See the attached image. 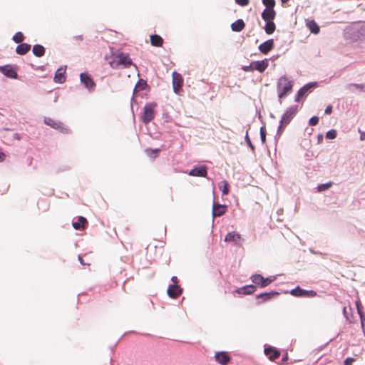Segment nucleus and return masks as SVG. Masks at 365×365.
<instances>
[{
    "label": "nucleus",
    "mask_w": 365,
    "mask_h": 365,
    "mask_svg": "<svg viewBox=\"0 0 365 365\" xmlns=\"http://www.w3.org/2000/svg\"><path fill=\"white\" fill-rule=\"evenodd\" d=\"M290 294L294 297H314L317 296V292L314 290H304L299 287L292 289Z\"/></svg>",
    "instance_id": "obj_6"
},
{
    "label": "nucleus",
    "mask_w": 365,
    "mask_h": 365,
    "mask_svg": "<svg viewBox=\"0 0 365 365\" xmlns=\"http://www.w3.org/2000/svg\"><path fill=\"white\" fill-rule=\"evenodd\" d=\"M360 320H361V329H362L363 333L365 336V316H361V317L360 318Z\"/></svg>",
    "instance_id": "obj_44"
},
{
    "label": "nucleus",
    "mask_w": 365,
    "mask_h": 365,
    "mask_svg": "<svg viewBox=\"0 0 365 365\" xmlns=\"http://www.w3.org/2000/svg\"><path fill=\"white\" fill-rule=\"evenodd\" d=\"M235 2L241 6H245L250 4V0H235Z\"/></svg>",
    "instance_id": "obj_41"
},
{
    "label": "nucleus",
    "mask_w": 365,
    "mask_h": 365,
    "mask_svg": "<svg viewBox=\"0 0 365 365\" xmlns=\"http://www.w3.org/2000/svg\"><path fill=\"white\" fill-rule=\"evenodd\" d=\"M243 240L240 234L237 232L232 231L228 232L225 237V241L229 243H232L234 245H241V242Z\"/></svg>",
    "instance_id": "obj_8"
},
{
    "label": "nucleus",
    "mask_w": 365,
    "mask_h": 365,
    "mask_svg": "<svg viewBox=\"0 0 365 365\" xmlns=\"http://www.w3.org/2000/svg\"><path fill=\"white\" fill-rule=\"evenodd\" d=\"M331 185H332L331 182L324 183V184H320L318 185L317 190L319 192H323V191H325V190L329 189L331 187Z\"/></svg>",
    "instance_id": "obj_35"
},
{
    "label": "nucleus",
    "mask_w": 365,
    "mask_h": 365,
    "mask_svg": "<svg viewBox=\"0 0 365 365\" xmlns=\"http://www.w3.org/2000/svg\"><path fill=\"white\" fill-rule=\"evenodd\" d=\"M88 222L86 217L83 216H80L78 218V221L73 222V227L75 230H83Z\"/></svg>",
    "instance_id": "obj_16"
},
{
    "label": "nucleus",
    "mask_w": 365,
    "mask_h": 365,
    "mask_svg": "<svg viewBox=\"0 0 365 365\" xmlns=\"http://www.w3.org/2000/svg\"><path fill=\"white\" fill-rule=\"evenodd\" d=\"M306 26L312 33L314 34H317L319 33V26L317 25L314 20L307 19Z\"/></svg>",
    "instance_id": "obj_21"
},
{
    "label": "nucleus",
    "mask_w": 365,
    "mask_h": 365,
    "mask_svg": "<svg viewBox=\"0 0 365 365\" xmlns=\"http://www.w3.org/2000/svg\"><path fill=\"white\" fill-rule=\"evenodd\" d=\"M289 0H281L282 3V4H285L287 3V1H289Z\"/></svg>",
    "instance_id": "obj_51"
},
{
    "label": "nucleus",
    "mask_w": 365,
    "mask_h": 365,
    "mask_svg": "<svg viewBox=\"0 0 365 365\" xmlns=\"http://www.w3.org/2000/svg\"><path fill=\"white\" fill-rule=\"evenodd\" d=\"M207 174V168L205 166H200L194 168L189 173L190 175L197 176V177H206Z\"/></svg>",
    "instance_id": "obj_17"
},
{
    "label": "nucleus",
    "mask_w": 365,
    "mask_h": 365,
    "mask_svg": "<svg viewBox=\"0 0 365 365\" xmlns=\"http://www.w3.org/2000/svg\"><path fill=\"white\" fill-rule=\"evenodd\" d=\"M33 53L37 57H41L45 54V48L43 46L36 44L33 46Z\"/></svg>",
    "instance_id": "obj_27"
},
{
    "label": "nucleus",
    "mask_w": 365,
    "mask_h": 365,
    "mask_svg": "<svg viewBox=\"0 0 365 365\" xmlns=\"http://www.w3.org/2000/svg\"><path fill=\"white\" fill-rule=\"evenodd\" d=\"M31 49V45L26 43H19L16 48V51L19 55H25Z\"/></svg>",
    "instance_id": "obj_22"
},
{
    "label": "nucleus",
    "mask_w": 365,
    "mask_h": 365,
    "mask_svg": "<svg viewBox=\"0 0 365 365\" xmlns=\"http://www.w3.org/2000/svg\"><path fill=\"white\" fill-rule=\"evenodd\" d=\"M276 29V26L274 22V20H272L271 21H266V25L264 27V31L267 34H272L274 32Z\"/></svg>",
    "instance_id": "obj_28"
},
{
    "label": "nucleus",
    "mask_w": 365,
    "mask_h": 365,
    "mask_svg": "<svg viewBox=\"0 0 365 365\" xmlns=\"http://www.w3.org/2000/svg\"><path fill=\"white\" fill-rule=\"evenodd\" d=\"M66 70L63 68H58L53 78V81L56 83H62L65 82L66 81V76H65Z\"/></svg>",
    "instance_id": "obj_20"
},
{
    "label": "nucleus",
    "mask_w": 365,
    "mask_h": 365,
    "mask_svg": "<svg viewBox=\"0 0 365 365\" xmlns=\"http://www.w3.org/2000/svg\"><path fill=\"white\" fill-rule=\"evenodd\" d=\"M160 149H151V148H148L145 150L146 155L150 157V158H155L158 155V153H160Z\"/></svg>",
    "instance_id": "obj_32"
},
{
    "label": "nucleus",
    "mask_w": 365,
    "mask_h": 365,
    "mask_svg": "<svg viewBox=\"0 0 365 365\" xmlns=\"http://www.w3.org/2000/svg\"><path fill=\"white\" fill-rule=\"evenodd\" d=\"M319 123V118L313 116L309 119V123L310 125L314 126Z\"/></svg>",
    "instance_id": "obj_40"
},
{
    "label": "nucleus",
    "mask_w": 365,
    "mask_h": 365,
    "mask_svg": "<svg viewBox=\"0 0 365 365\" xmlns=\"http://www.w3.org/2000/svg\"><path fill=\"white\" fill-rule=\"evenodd\" d=\"M262 4L266 7L265 9H274L276 2L274 0H262Z\"/></svg>",
    "instance_id": "obj_33"
},
{
    "label": "nucleus",
    "mask_w": 365,
    "mask_h": 365,
    "mask_svg": "<svg viewBox=\"0 0 365 365\" xmlns=\"http://www.w3.org/2000/svg\"><path fill=\"white\" fill-rule=\"evenodd\" d=\"M359 133H360V140L361 141L365 140V131H362L361 129L358 130Z\"/></svg>",
    "instance_id": "obj_46"
},
{
    "label": "nucleus",
    "mask_w": 365,
    "mask_h": 365,
    "mask_svg": "<svg viewBox=\"0 0 365 365\" xmlns=\"http://www.w3.org/2000/svg\"><path fill=\"white\" fill-rule=\"evenodd\" d=\"M0 71L6 76L11 78H17L18 74L15 69L10 65L0 67Z\"/></svg>",
    "instance_id": "obj_10"
},
{
    "label": "nucleus",
    "mask_w": 365,
    "mask_h": 365,
    "mask_svg": "<svg viewBox=\"0 0 365 365\" xmlns=\"http://www.w3.org/2000/svg\"><path fill=\"white\" fill-rule=\"evenodd\" d=\"M251 279L253 283L260 286L261 287H267V285L271 284L274 280V279L271 277L264 278L263 276L259 274L252 275Z\"/></svg>",
    "instance_id": "obj_7"
},
{
    "label": "nucleus",
    "mask_w": 365,
    "mask_h": 365,
    "mask_svg": "<svg viewBox=\"0 0 365 365\" xmlns=\"http://www.w3.org/2000/svg\"><path fill=\"white\" fill-rule=\"evenodd\" d=\"M171 280H172V282H173V284H178V282H179V280H178V277H175V276H173V277L171 278Z\"/></svg>",
    "instance_id": "obj_49"
},
{
    "label": "nucleus",
    "mask_w": 365,
    "mask_h": 365,
    "mask_svg": "<svg viewBox=\"0 0 365 365\" xmlns=\"http://www.w3.org/2000/svg\"><path fill=\"white\" fill-rule=\"evenodd\" d=\"M331 112H332V106H328L325 109V113L329 115L331 113Z\"/></svg>",
    "instance_id": "obj_47"
},
{
    "label": "nucleus",
    "mask_w": 365,
    "mask_h": 365,
    "mask_svg": "<svg viewBox=\"0 0 365 365\" xmlns=\"http://www.w3.org/2000/svg\"><path fill=\"white\" fill-rule=\"evenodd\" d=\"M110 64L113 68H118L120 66L123 68H128L132 65V61L128 53H120L114 56Z\"/></svg>",
    "instance_id": "obj_2"
},
{
    "label": "nucleus",
    "mask_w": 365,
    "mask_h": 365,
    "mask_svg": "<svg viewBox=\"0 0 365 365\" xmlns=\"http://www.w3.org/2000/svg\"><path fill=\"white\" fill-rule=\"evenodd\" d=\"M297 112V106H292L287 109L280 120V123L277 130L278 135H281L283 133L284 128L291 122Z\"/></svg>",
    "instance_id": "obj_1"
},
{
    "label": "nucleus",
    "mask_w": 365,
    "mask_h": 365,
    "mask_svg": "<svg viewBox=\"0 0 365 365\" xmlns=\"http://www.w3.org/2000/svg\"><path fill=\"white\" fill-rule=\"evenodd\" d=\"M292 83L289 81L286 76H282L279 78L277 89L279 92V98H284L292 88Z\"/></svg>",
    "instance_id": "obj_3"
},
{
    "label": "nucleus",
    "mask_w": 365,
    "mask_h": 365,
    "mask_svg": "<svg viewBox=\"0 0 365 365\" xmlns=\"http://www.w3.org/2000/svg\"><path fill=\"white\" fill-rule=\"evenodd\" d=\"M156 106L157 104L155 103H149L145 106L141 116V120L145 124L149 123L155 118V109Z\"/></svg>",
    "instance_id": "obj_4"
},
{
    "label": "nucleus",
    "mask_w": 365,
    "mask_h": 365,
    "mask_svg": "<svg viewBox=\"0 0 365 365\" xmlns=\"http://www.w3.org/2000/svg\"><path fill=\"white\" fill-rule=\"evenodd\" d=\"M44 122L46 125L58 129L61 128V123L58 121H56L55 120L51 118H46L44 119Z\"/></svg>",
    "instance_id": "obj_29"
},
{
    "label": "nucleus",
    "mask_w": 365,
    "mask_h": 365,
    "mask_svg": "<svg viewBox=\"0 0 365 365\" xmlns=\"http://www.w3.org/2000/svg\"><path fill=\"white\" fill-rule=\"evenodd\" d=\"M227 211V206L218 203H214L212 206V216L213 217H220L224 215Z\"/></svg>",
    "instance_id": "obj_12"
},
{
    "label": "nucleus",
    "mask_w": 365,
    "mask_h": 365,
    "mask_svg": "<svg viewBox=\"0 0 365 365\" xmlns=\"http://www.w3.org/2000/svg\"><path fill=\"white\" fill-rule=\"evenodd\" d=\"M252 66H253V68H254V71L256 70V71H258L262 73L268 67V66H269V60L268 59H264V60L259 61H253L252 62Z\"/></svg>",
    "instance_id": "obj_14"
},
{
    "label": "nucleus",
    "mask_w": 365,
    "mask_h": 365,
    "mask_svg": "<svg viewBox=\"0 0 365 365\" xmlns=\"http://www.w3.org/2000/svg\"><path fill=\"white\" fill-rule=\"evenodd\" d=\"M274 47V41L269 39L259 46V50L264 54L268 53Z\"/></svg>",
    "instance_id": "obj_15"
},
{
    "label": "nucleus",
    "mask_w": 365,
    "mask_h": 365,
    "mask_svg": "<svg viewBox=\"0 0 365 365\" xmlns=\"http://www.w3.org/2000/svg\"><path fill=\"white\" fill-rule=\"evenodd\" d=\"M321 138H322V135L319 136V140H321Z\"/></svg>",
    "instance_id": "obj_52"
},
{
    "label": "nucleus",
    "mask_w": 365,
    "mask_h": 365,
    "mask_svg": "<svg viewBox=\"0 0 365 365\" xmlns=\"http://www.w3.org/2000/svg\"><path fill=\"white\" fill-rule=\"evenodd\" d=\"M6 158V155L4 152L0 150V163L3 162Z\"/></svg>",
    "instance_id": "obj_48"
},
{
    "label": "nucleus",
    "mask_w": 365,
    "mask_h": 365,
    "mask_svg": "<svg viewBox=\"0 0 365 365\" xmlns=\"http://www.w3.org/2000/svg\"><path fill=\"white\" fill-rule=\"evenodd\" d=\"M173 91L176 94H179L182 91L183 85V78L180 73L174 71L172 74Z\"/></svg>",
    "instance_id": "obj_5"
},
{
    "label": "nucleus",
    "mask_w": 365,
    "mask_h": 365,
    "mask_svg": "<svg viewBox=\"0 0 365 365\" xmlns=\"http://www.w3.org/2000/svg\"><path fill=\"white\" fill-rule=\"evenodd\" d=\"M276 14L274 9H264L262 13V18L264 21H271L275 19Z\"/></svg>",
    "instance_id": "obj_19"
},
{
    "label": "nucleus",
    "mask_w": 365,
    "mask_h": 365,
    "mask_svg": "<svg viewBox=\"0 0 365 365\" xmlns=\"http://www.w3.org/2000/svg\"><path fill=\"white\" fill-rule=\"evenodd\" d=\"M343 313H344V316L346 317V318L348 319V317L346 316V307H344Z\"/></svg>",
    "instance_id": "obj_50"
},
{
    "label": "nucleus",
    "mask_w": 365,
    "mask_h": 365,
    "mask_svg": "<svg viewBox=\"0 0 365 365\" xmlns=\"http://www.w3.org/2000/svg\"><path fill=\"white\" fill-rule=\"evenodd\" d=\"M245 140L247 142V143L248 144V145L251 148L252 150H255V147L254 145H252L250 138H249V135H248V132H247V134H246V136H245Z\"/></svg>",
    "instance_id": "obj_42"
},
{
    "label": "nucleus",
    "mask_w": 365,
    "mask_h": 365,
    "mask_svg": "<svg viewBox=\"0 0 365 365\" xmlns=\"http://www.w3.org/2000/svg\"><path fill=\"white\" fill-rule=\"evenodd\" d=\"M255 291V287L253 285H247L242 287L241 288H239L238 289L235 290V292L238 293L239 294H251L254 293Z\"/></svg>",
    "instance_id": "obj_23"
},
{
    "label": "nucleus",
    "mask_w": 365,
    "mask_h": 365,
    "mask_svg": "<svg viewBox=\"0 0 365 365\" xmlns=\"http://www.w3.org/2000/svg\"><path fill=\"white\" fill-rule=\"evenodd\" d=\"M312 87L310 84H307L304 86H303L302 88H300L297 92V96L296 97V101H299L300 100V98L302 97Z\"/></svg>",
    "instance_id": "obj_30"
},
{
    "label": "nucleus",
    "mask_w": 365,
    "mask_h": 365,
    "mask_svg": "<svg viewBox=\"0 0 365 365\" xmlns=\"http://www.w3.org/2000/svg\"><path fill=\"white\" fill-rule=\"evenodd\" d=\"M245 24L242 19H238L231 24V28L233 31L240 32L244 29Z\"/></svg>",
    "instance_id": "obj_24"
},
{
    "label": "nucleus",
    "mask_w": 365,
    "mask_h": 365,
    "mask_svg": "<svg viewBox=\"0 0 365 365\" xmlns=\"http://www.w3.org/2000/svg\"><path fill=\"white\" fill-rule=\"evenodd\" d=\"M336 131L335 130H331L326 134V137L328 139H334L336 137Z\"/></svg>",
    "instance_id": "obj_38"
},
{
    "label": "nucleus",
    "mask_w": 365,
    "mask_h": 365,
    "mask_svg": "<svg viewBox=\"0 0 365 365\" xmlns=\"http://www.w3.org/2000/svg\"><path fill=\"white\" fill-rule=\"evenodd\" d=\"M242 69H243V71H245L246 72L253 71H254V68H253V66H252V62L249 66H244L242 67Z\"/></svg>",
    "instance_id": "obj_43"
},
{
    "label": "nucleus",
    "mask_w": 365,
    "mask_h": 365,
    "mask_svg": "<svg viewBox=\"0 0 365 365\" xmlns=\"http://www.w3.org/2000/svg\"><path fill=\"white\" fill-rule=\"evenodd\" d=\"M220 189H221L222 195H227L230 192V185L226 180H222L219 185Z\"/></svg>",
    "instance_id": "obj_31"
},
{
    "label": "nucleus",
    "mask_w": 365,
    "mask_h": 365,
    "mask_svg": "<svg viewBox=\"0 0 365 365\" xmlns=\"http://www.w3.org/2000/svg\"><path fill=\"white\" fill-rule=\"evenodd\" d=\"M24 40V36L21 32H17L13 36V41L17 43H21Z\"/></svg>",
    "instance_id": "obj_34"
},
{
    "label": "nucleus",
    "mask_w": 365,
    "mask_h": 365,
    "mask_svg": "<svg viewBox=\"0 0 365 365\" xmlns=\"http://www.w3.org/2000/svg\"><path fill=\"white\" fill-rule=\"evenodd\" d=\"M321 138H322V135L319 136V140H321Z\"/></svg>",
    "instance_id": "obj_53"
},
{
    "label": "nucleus",
    "mask_w": 365,
    "mask_h": 365,
    "mask_svg": "<svg viewBox=\"0 0 365 365\" xmlns=\"http://www.w3.org/2000/svg\"><path fill=\"white\" fill-rule=\"evenodd\" d=\"M354 361H355L354 358L348 357L344 360V365H351Z\"/></svg>",
    "instance_id": "obj_45"
},
{
    "label": "nucleus",
    "mask_w": 365,
    "mask_h": 365,
    "mask_svg": "<svg viewBox=\"0 0 365 365\" xmlns=\"http://www.w3.org/2000/svg\"><path fill=\"white\" fill-rule=\"evenodd\" d=\"M278 294L277 292H266L262 293L257 296V299H258V303L261 304L262 302H264L272 298V295Z\"/></svg>",
    "instance_id": "obj_26"
},
{
    "label": "nucleus",
    "mask_w": 365,
    "mask_h": 365,
    "mask_svg": "<svg viewBox=\"0 0 365 365\" xmlns=\"http://www.w3.org/2000/svg\"><path fill=\"white\" fill-rule=\"evenodd\" d=\"M215 358L216 361L222 365L227 364L230 360V357L227 353L225 351L217 352L215 354Z\"/></svg>",
    "instance_id": "obj_13"
},
{
    "label": "nucleus",
    "mask_w": 365,
    "mask_h": 365,
    "mask_svg": "<svg viewBox=\"0 0 365 365\" xmlns=\"http://www.w3.org/2000/svg\"><path fill=\"white\" fill-rule=\"evenodd\" d=\"M81 83L87 88L89 91L94 89L96 83H94L92 78L87 73H83L80 76Z\"/></svg>",
    "instance_id": "obj_9"
},
{
    "label": "nucleus",
    "mask_w": 365,
    "mask_h": 365,
    "mask_svg": "<svg viewBox=\"0 0 365 365\" xmlns=\"http://www.w3.org/2000/svg\"><path fill=\"white\" fill-rule=\"evenodd\" d=\"M349 87H353V88L358 89L361 91H365V86L363 84L352 83V84L349 85Z\"/></svg>",
    "instance_id": "obj_39"
},
{
    "label": "nucleus",
    "mask_w": 365,
    "mask_h": 365,
    "mask_svg": "<svg viewBox=\"0 0 365 365\" xmlns=\"http://www.w3.org/2000/svg\"><path fill=\"white\" fill-rule=\"evenodd\" d=\"M182 289L178 284L170 285L167 290L168 296L173 299L178 298L182 294Z\"/></svg>",
    "instance_id": "obj_11"
},
{
    "label": "nucleus",
    "mask_w": 365,
    "mask_h": 365,
    "mask_svg": "<svg viewBox=\"0 0 365 365\" xmlns=\"http://www.w3.org/2000/svg\"><path fill=\"white\" fill-rule=\"evenodd\" d=\"M260 138L262 144H264L266 142V129L264 126L260 128Z\"/></svg>",
    "instance_id": "obj_37"
},
{
    "label": "nucleus",
    "mask_w": 365,
    "mask_h": 365,
    "mask_svg": "<svg viewBox=\"0 0 365 365\" xmlns=\"http://www.w3.org/2000/svg\"><path fill=\"white\" fill-rule=\"evenodd\" d=\"M150 43L153 46L160 47L163 46V39L159 35H151L150 36Z\"/></svg>",
    "instance_id": "obj_25"
},
{
    "label": "nucleus",
    "mask_w": 365,
    "mask_h": 365,
    "mask_svg": "<svg viewBox=\"0 0 365 365\" xmlns=\"http://www.w3.org/2000/svg\"><path fill=\"white\" fill-rule=\"evenodd\" d=\"M356 307L357 312H358L360 318L361 317V316H365L364 313L362 311V305L359 300L356 302Z\"/></svg>",
    "instance_id": "obj_36"
},
{
    "label": "nucleus",
    "mask_w": 365,
    "mask_h": 365,
    "mask_svg": "<svg viewBox=\"0 0 365 365\" xmlns=\"http://www.w3.org/2000/svg\"><path fill=\"white\" fill-rule=\"evenodd\" d=\"M264 354L271 361H274L280 356V352L277 349L272 347L265 348Z\"/></svg>",
    "instance_id": "obj_18"
}]
</instances>
